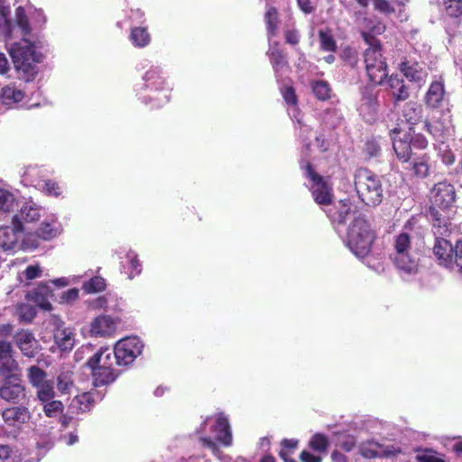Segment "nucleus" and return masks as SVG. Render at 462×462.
I'll return each mask as SVG.
<instances>
[{"mask_svg": "<svg viewBox=\"0 0 462 462\" xmlns=\"http://www.w3.org/2000/svg\"><path fill=\"white\" fill-rule=\"evenodd\" d=\"M27 379L32 388L36 390L39 402H47L54 399V382L48 379L46 371L38 365H32L27 369Z\"/></svg>", "mask_w": 462, "mask_h": 462, "instance_id": "nucleus-10", "label": "nucleus"}, {"mask_svg": "<svg viewBox=\"0 0 462 462\" xmlns=\"http://www.w3.org/2000/svg\"><path fill=\"white\" fill-rule=\"evenodd\" d=\"M440 209H435V208H429V214L432 220V226L433 225H449L451 223L448 217L444 216L442 213L439 212Z\"/></svg>", "mask_w": 462, "mask_h": 462, "instance_id": "nucleus-51", "label": "nucleus"}, {"mask_svg": "<svg viewBox=\"0 0 462 462\" xmlns=\"http://www.w3.org/2000/svg\"><path fill=\"white\" fill-rule=\"evenodd\" d=\"M42 270L39 265H29L23 272L26 280H33L40 277Z\"/></svg>", "mask_w": 462, "mask_h": 462, "instance_id": "nucleus-59", "label": "nucleus"}, {"mask_svg": "<svg viewBox=\"0 0 462 462\" xmlns=\"http://www.w3.org/2000/svg\"><path fill=\"white\" fill-rule=\"evenodd\" d=\"M422 106L414 101L405 103L402 110V120H404L409 125L410 132H413V128L422 118Z\"/></svg>", "mask_w": 462, "mask_h": 462, "instance_id": "nucleus-24", "label": "nucleus"}, {"mask_svg": "<svg viewBox=\"0 0 462 462\" xmlns=\"http://www.w3.org/2000/svg\"><path fill=\"white\" fill-rule=\"evenodd\" d=\"M118 321V319H114L109 315H99L90 322L89 334L96 337H111L116 330Z\"/></svg>", "mask_w": 462, "mask_h": 462, "instance_id": "nucleus-16", "label": "nucleus"}, {"mask_svg": "<svg viewBox=\"0 0 462 462\" xmlns=\"http://www.w3.org/2000/svg\"><path fill=\"white\" fill-rule=\"evenodd\" d=\"M44 189L48 194L53 195L55 197L60 196L61 193L60 187L59 186V184L52 180L45 181Z\"/></svg>", "mask_w": 462, "mask_h": 462, "instance_id": "nucleus-60", "label": "nucleus"}, {"mask_svg": "<svg viewBox=\"0 0 462 462\" xmlns=\"http://www.w3.org/2000/svg\"><path fill=\"white\" fill-rule=\"evenodd\" d=\"M444 12L451 19L462 16V0H443Z\"/></svg>", "mask_w": 462, "mask_h": 462, "instance_id": "nucleus-42", "label": "nucleus"}, {"mask_svg": "<svg viewBox=\"0 0 462 462\" xmlns=\"http://www.w3.org/2000/svg\"><path fill=\"white\" fill-rule=\"evenodd\" d=\"M447 99L445 82L442 79L432 81L424 95L423 102L429 109H439Z\"/></svg>", "mask_w": 462, "mask_h": 462, "instance_id": "nucleus-15", "label": "nucleus"}, {"mask_svg": "<svg viewBox=\"0 0 462 462\" xmlns=\"http://www.w3.org/2000/svg\"><path fill=\"white\" fill-rule=\"evenodd\" d=\"M340 59L344 64L350 69H356L359 63L358 52L350 46L343 48L340 53Z\"/></svg>", "mask_w": 462, "mask_h": 462, "instance_id": "nucleus-41", "label": "nucleus"}, {"mask_svg": "<svg viewBox=\"0 0 462 462\" xmlns=\"http://www.w3.org/2000/svg\"><path fill=\"white\" fill-rule=\"evenodd\" d=\"M304 170L306 176L312 181L311 195L314 201L320 206H330L334 199L332 185L315 171L310 162L306 163Z\"/></svg>", "mask_w": 462, "mask_h": 462, "instance_id": "nucleus-9", "label": "nucleus"}, {"mask_svg": "<svg viewBox=\"0 0 462 462\" xmlns=\"http://www.w3.org/2000/svg\"><path fill=\"white\" fill-rule=\"evenodd\" d=\"M9 53L19 78L27 82L33 80L38 73L37 63L42 60V55L36 51L34 43L22 39L12 45Z\"/></svg>", "mask_w": 462, "mask_h": 462, "instance_id": "nucleus-2", "label": "nucleus"}, {"mask_svg": "<svg viewBox=\"0 0 462 462\" xmlns=\"http://www.w3.org/2000/svg\"><path fill=\"white\" fill-rule=\"evenodd\" d=\"M355 189L360 200L369 207L382 203L383 188L381 177L366 168L358 169L354 177Z\"/></svg>", "mask_w": 462, "mask_h": 462, "instance_id": "nucleus-4", "label": "nucleus"}, {"mask_svg": "<svg viewBox=\"0 0 462 462\" xmlns=\"http://www.w3.org/2000/svg\"><path fill=\"white\" fill-rule=\"evenodd\" d=\"M41 210L42 208L40 206L35 204L33 201L29 200L23 205L17 215L21 222L22 220L24 222H35L41 217Z\"/></svg>", "mask_w": 462, "mask_h": 462, "instance_id": "nucleus-32", "label": "nucleus"}, {"mask_svg": "<svg viewBox=\"0 0 462 462\" xmlns=\"http://www.w3.org/2000/svg\"><path fill=\"white\" fill-rule=\"evenodd\" d=\"M143 347V346L137 337H127L117 341L113 349L117 366L125 370L141 355Z\"/></svg>", "mask_w": 462, "mask_h": 462, "instance_id": "nucleus-11", "label": "nucleus"}, {"mask_svg": "<svg viewBox=\"0 0 462 462\" xmlns=\"http://www.w3.org/2000/svg\"><path fill=\"white\" fill-rule=\"evenodd\" d=\"M374 8L383 14H392L394 12V8L392 6L387 0H374Z\"/></svg>", "mask_w": 462, "mask_h": 462, "instance_id": "nucleus-58", "label": "nucleus"}, {"mask_svg": "<svg viewBox=\"0 0 462 462\" xmlns=\"http://www.w3.org/2000/svg\"><path fill=\"white\" fill-rule=\"evenodd\" d=\"M424 129L431 134L434 138H441L443 136V129L440 127L439 122H430L426 120L424 122Z\"/></svg>", "mask_w": 462, "mask_h": 462, "instance_id": "nucleus-52", "label": "nucleus"}, {"mask_svg": "<svg viewBox=\"0 0 462 462\" xmlns=\"http://www.w3.org/2000/svg\"><path fill=\"white\" fill-rule=\"evenodd\" d=\"M299 446V440L295 439H284L281 442V449L279 451L280 457L284 462H297L291 457L295 453Z\"/></svg>", "mask_w": 462, "mask_h": 462, "instance_id": "nucleus-36", "label": "nucleus"}, {"mask_svg": "<svg viewBox=\"0 0 462 462\" xmlns=\"http://www.w3.org/2000/svg\"><path fill=\"white\" fill-rule=\"evenodd\" d=\"M29 404H14L2 411L1 416L4 422L13 428L21 427L28 423L32 419Z\"/></svg>", "mask_w": 462, "mask_h": 462, "instance_id": "nucleus-14", "label": "nucleus"}, {"mask_svg": "<svg viewBox=\"0 0 462 462\" xmlns=\"http://www.w3.org/2000/svg\"><path fill=\"white\" fill-rule=\"evenodd\" d=\"M43 241H50L60 234L59 226L56 222H42L34 232Z\"/></svg>", "mask_w": 462, "mask_h": 462, "instance_id": "nucleus-38", "label": "nucleus"}, {"mask_svg": "<svg viewBox=\"0 0 462 462\" xmlns=\"http://www.w3.org/2000/svg\"><path fill=\"white\" fill-rule=\"evenodd\" d=\"M283 35L285 42L291 46H297L300 42V34L296 28L285 30Z\"/></svg>", "mask_w": 462, "mask_h": 462, "instance_id": "nucleus-53", "label": "nucleus"}, {"mask_svg": "<svg viewBox=\"0 0 462 462\" xmlns=\"http://www.w3.org/2000/svg\"><path fill=\"white\" fill-rule=\"evenodd\" d=\"M339 446L343 450L349 452L355 448L356 440L352 437H347L345 440L340 442Z\"/></svg>", "mask_w": 462, "mask_h": 462, "instance_id": "nucleus-63", "label": "nucleus"}, {"mask_svg": "<svg viewBox=\"0 0 462 462\" xmlns=\"http://www.w3.org/2000/svg\"><path fill=\"white\" fill-rule=\"evenodd\" d=\"M405 134L406 136H409L411 147L419 150H424L428 147V140L422 134H416L413 130V132L409 131Z\"/></svg>", "mask_w": 462, "mask_h": 462, "instance_id": "nucleus-46", "label": "nucleus"}, {"mask_svg": "<svg viewBox=\"0 0 462 462\" xmlns=\"http://www.w3.org/2000/svg\"><path fill=\"white\" fill-rule=\"evenodd\" d=\"M365 152L370 157H376L380 153L381 148L376 141L371 140L365 143Z\"/></svg>", "mask_w": 462, "mask_h": 462, "instance_id": "nucleus-57", "label": "nucleus"}, {"mask_svg": "<svg viewBox=\"0 0 462 462\" xmlns=\"http://www.w3.org/2000/svg\"><path fill=\"white\" fill-rule=\"evenodd\" d=\"M264 23L266 24V31L268 38L274 37L278 31L279 25V14L275 7L270 6L264 14Z\"/></svg>", "mask_w": 462, "mask_h": 462, "instance_id": "nucleus-34", "label": "nucleus"}, {"mask_svg": "<svg viewBox=\"0 0 462 462\" xmlns=\"http://www.w3.org/2000/svg\"><path fill=\"white\" fill-rule=\"evenodd\" d=\"M95 402L94 393L89 392L79 394L73 399V406L81 413L89 411L94 407Z\"/></svg>", "mask_w": 462, "mask_h": 462, "instance_id": "nucleus-35", "label": "nucleus"}, {"mask_svg": "<svg viewBox=\"0 0 462 462\" xmlns=\"http://www.w3.org/2000/svg\"><path fill=\"white\" fill-rule=\"evenodd\" d=\"M319 50L325 52L335 53L337 51V44L329 28L319 31Z\"/></svg>", "mask_w": 462, "mask_h": 462, "instance_id": "nucleus-33", "label": "nucleus"}, {"mask_svg": "<svg viewBox=\"0 0 462 462\" xmlns=\"http://www.w3.org/2000/svg\"><path fill=\"white\" fill-rule=\"evenodd\" d=\"M361 35L368 45L363 53L367 81L373 86H380L388 77V65L383 55L382 43L371 32H363Z\"/></svg>", "mask_w": 462, "mask_h": 462, "instance_id": "nucleus-1", "label": "nucleus"}, {"mask_svg": "<svg viewBox=\"0 0 462 462\" xmlns=\"http://www.w3.org/2000/svg\"><path fill=\"white\" fill-rule=\"evenodd\" d=\"M402 132L400 125H397L394 128L390 131V135L393 140V147L396 153L398 160L402 162H408L412 154L411 145L409 141V136L404 134L403 138H396V135Z\"/></svg>", "mask_w": 462, "mask_h": 462, "instance_id": "nucleus-18", "label": "nucleus"}, {"mask_svg": "<svg viewBox=\"0 0 462 462\" xmlns=\"http://www.w3.org/2000/svg\"><path fill=\"white\" fill-rule=\"evenodd\" d=\"M18 370V363L14 357V349L10 342L0 340V375L6 376Z\"/></svg>", "mask_w": 462, "mask_h": 462, "instance_id": "nucleus-19", "label": "nucleus"}, {"mask_svg": "<svg viewBox=\"0 0 462 462\" xmlns=\"http://www.w3.org/2000/svg\"><path fill=\"white\" fill-rule=\"evenodd\" d=\"M144 88L149 91L147 97L152 107L158 108L170 101L171 88L158 68H151L143 76Z\"/></svg>", "mask_w": 462, "mask_h": 462, "instance_id": "nucleus-5", "label": "nucleus"}, {"mask_svg": "<svg viewBox=\"0 0 462 462\" xmlns=\"http://www.w3.org/2000/svg\"><path fill=\"white\" fill-rule=\"evenodd\" d=\"M212 431L216 434V439L220 444L227 447L232 443V433L228 419L219 414L212 427Z\"/></svg>", "mask_w": 462, "mask_h": 462, "instance_id": "nucleus-23", "label": "nucleus"}, {"mask_svg": "<svg viewBox=\"0 0 462 462\" xmlns=\"http://www.w3.org/2000/svg\"><path fill=\"white\" fill-rule=\"evenodd\" d=\"M51 291L46 284L38 285L32 292V300L36 303L41 309L44 310H51V304L49 301V297Z\"/></svg>", "mask_w": 462, "mask_h": 462, "instance_id": "nucleus-30", "label": "nucleus"}, {"mask_svg": "<svg viewBox=\"0 0 462 462\" xmlns=\"http://www.w3.org/2000/svg\"><path fill=\"white\" fill-rule=\"evenodd\" d=\"M312 92L314 96L322 101L328 100L331 97V88L329 84L324 80H318L312 84Z\"/></svg>", "mask_w": 462, "mask_h": 462, "instance_id": "nucleus-43", "label": "nucleus"}, {"mask_svg": "<svg viewBox=\"0 0 462 462\" xmlns=\"http://www.w3.org/2000/svg\"><path fill=\"white\" fill-rule=\"evenodd\" d=\"M93 377V383L96 386H104L114 383L124 372L121 367H104L89 368Z\"/></svg>", "mask_w": 462, "mask_h": 462, "instance_id": "nucleus-20", "label": "nucleus"}, {"mask_svg": "<svg viewBox=\"0 0 462 462\" xmlns=\"http://www.w3.org/2000/svg\"><path fill=\"white\" fill-rule=\"evenodd\" d=\"M399 69L410 81L419 82L422 79L423 69L417 61L403 60Z\"/></svg>", "mask_w": 462, "mask_h": 462, "instance_id": "nucleus-28", "label": "nucleus"}, {"mask_svg": "<svg viewBox=\"0 0 462 462\" xmlns=\"http://www.w3.org/2000/svg\"><path fill=\"white\" fill-rule=\"evenodd\" d=\"M362 101L364 102V105L367 106L371 109H375L378 106L376 95L369 90H365L363 93Z\"/></svg>", "mask_w": 462, "mask_h": 462, "instance_id": "nucleus-56", "label": "nucleus"}, {"mask_svg": "<svg viewBox=\"0 0 462 462\" xmlns=\"http://www.w3.org/2000/svg\"><path fill=\"white\" fill-rule=\"evenodd\" d=\"M300 458L302 462H320V458L319 457L314 456L307 450H303L300 453Z\"/></svg>", "mask_w": 462, "mask_h": 462, "instance_id": "nucleus-64", "label": "nucleus"}, {"mask_svg": "<svg viewBox=\"0 0 462 462\" xmlns=\"http://www.w3.org/2000/svg\"><path fill=\"white\" fill-rule=\"evenodd\" d=\"M35 317V311L31 307H23L21 309V319L31 322Z\"/></svg>", "mask_w": 462, "mask_h": 462, "instance_id": "nucleus-62", "label": "nucleus"}, {"mask_svg": "<svg viewBox=\"0 0 462 462\" xmlns=\"http://www.w3.org/2000/svg\"><path fill=\"white\" fill-rule=\"evenodd\" d=\"M416 462H445V460L437 456V452L431 448H425L421 454L415 457Z\"/></svg>", "mask_w": 462, "mask_h": 462, "instance_id": "nucleus-50", "label": "nucleus"}, {"mask_svg": "<svg viewBox=\"0 0 462 462\" xmlns=\"http://www.w3.org/2000/svg\"><path fill=\"white\" fill-rule=\"evenodd\" d=\"M39 237L35 233H30L24 236L19 246V250H34L39 247Z\"/></svg>", "mask_w": 462, "mask_h": 462, "instance_id": "nucleus-49", "label": "nucleus"}, {"mask_svg": "<svg viewBox=\"0 0 462 462\" xmlns=\"http://www.w3.org/2000/svg\"><path fill=\"white\" fill-rule=\"evenodd\" d=\"M15 23L20 27L23 34L28 35L31 32V27L25 10L22 6H18L15 9Z\"/></svg>", "mask_w": 462, "mask_h": 462, "instance_id": "nucleus-44", "label": "nucleus"}, {"mask_svg": "<svg viewBox=\"0 0 462 462\" xmlns=\"http://www.w3.org/2000/svg\"><path fill=\"white\" fill-rule=\"evenodd\" d=\"M452 223L449 225H433L432 231L435 236V239H439V237L448 238L452 233Z\"/></svg>", "mask_w": 462, "mask_h": 462, "instance_id": "nucleus-55", "label": "nucleus"}, {"mask_svg": "<svg viewBox=\"0 0 462 462\" xmlns=\"http://www.w3.org/2000/svg\"><path fill=\"white\" fill-rule=\"evenodd\" d=\"M73 386L71 376L68 373H61L57 377V388L61 394H66Z\"/></svg>", "mask_w": 462, "mask_h": 462, "instance_id": "nucleus-47", "label": "nucleus"}, {"mask_svg": "<svg viewBox=\"0 0 462 462\" xmlns=\"http://www.w3.org/2000/svg\"><path fill=\"white\" fill-rule=\"evenodd\" d=\"M375 236L365 217L359 215L348 227L346 245L355 255L365 258L371 252Z\"/></svg>", "mask_w": 462, "mask_h": 462, "instance_id": "nucleus-3", "label": "nucleus"}, {"mask_svg": "<svg viewBox=\"0 0 462 462\" xmlns=\"http://www.w3.org/2000/svg\"><path fill=\"white\" fill-rule=\"evenodd\" d=\"M388 85L395 101H404L410 97L409 88L405 85L404 79L399 75H391L388 79Z\"/></svg>", "mask_w": 462, "mask_h": 462, "instance_id": "nucleus-26", "label": "nucleus"}, {"mask_svg": "<svg viewBox=\"0 0 462 462\" xmlns=\"http://www.w3.org/2000/svg\"><path fill=\"white\" fill-rule=\"evenodd\" d=\"M433 254L439 265L460 273L462 270V240H457L453 245L444 237L435 239Z\"/></svg>", "mask_w": 462, "mask_h": 462, "instance_id": "nucleus-6", "label": "nucleus"}, {"mask_svg": "<svg viewBox=\"0 0 462 462\" xmlns=\"http://www.w3.org/2000/svg\"><path fill=\"white\" fill-rule=\"evenodd\" d=\"M430 156L429 153H423L414 157L411 162L410 170L413 177L417 179H425L430 175Z\"/></svg>", "mask_w": 462, "mask_h": 462, "instance_id": "nucleus-25", "label": "nucleus"}, {"mask_svg": "<svg viewBox=\"0 0 462 462\" xmlns=\"http://www.w3.org/2000/svg\"><path fill=\"white\" fill-rule=\"evenodd\" d=\"M270 62L274 71L288 66L289 62L285 51L281 48L280 42H275L267 51Z\"/></svg>", "mask_w": 462, "mask_h": 462, "instance_id": "nucleus-27", "label": "nucleus"}, {"mask_svg": "<svg viewBox=\"0 0 462 462\" xmlns=\"http://www.w3.org/2000/svg\"><path fill=\"white\" fill-rule=\"evenodd\" d=\"M309 447L318 452H325L328 447V439L324 434L316 433L309 442Z\"/></svg>", "mask_w": 462, "mask_h": 462, "instance_id": "nucleus-45", "label": "nucleus"}, {"mask_svg": "<svg viewBox=\"0 0 462 462\" xmlns=\"http://www.w3.org/2000/svg\"><path fill=\"white\" fill-rule=\"evenodd\" d=\"M106 280L100 276L91 278L85 284V289L88 292H101L106 290Z\"/></svg>", "mask_w": 462, "mask_h": 462, "instance_id": "nucleus-48", "label": "nucleus"}, {"mask_svg": "<svg viewBox=\"0 0 462 462\" xmlns=\"http://www.w3.org/2000/svg\"><path fill=\"white\" fill-rule=\"evenodd\" d=\"M42 410L46 417L56 418L64 411V404L60 400H51L47 402H41Z\"/></svg>", "mask_w": 462, "mask_h": 462, "instance_id": "nucleus-40", "label": "nucleus"}, {"mask_svg": "<svg viewBox=\"0 0 462 462\" xmlns=\"http://www.w3.org/2000/svg\"><path fill=\"white\" fill-rule=\"evenodd\" d=\"M394 253L391 255L395 267L406 273H415L418 271V261L411 255V236L401 233L394 238Z\"/></svg>", "mask_w": 462, "mask_h": 462, "instance_id": "nucleus-7", "label": "nucleus"}, {"mask_svg": "<svg viewBox=\"0 0 462 462\" xmlns=\"http://www.w3.org/2000/svg\"><path fill=\"white\" fill-rule=\"evenodd\" d=\"M130 41L137 48H144L151 42V36L144 27H134L131 29Z\"/></svg>", "mask_w": 462, "mask_h": 462, "instance_id": "nucleus-37", "label": "nucleus"}, {"mask_svg": "<svg viewBox=\"0 0 462 462\" xmlns=\"http://www.w3.org/2000/svg\"><path fill=\"white\" fill-rule=\"evenodd\" d=\"M18 208L14 195L6 189H0V211L9 213Z\"/></svg>", "mask_w": 462, "mask_h": 462, "instance_id": "nucleus-39", "label": "nucleus"}, {"mask_svg": "<svg viewBox=\"0 0 462 462\" xmlns=\"http://www.w3.org/2000/svg\"><path fill=\"white\" fill-rule=\"evenodd\" d=\"M0 462H13L12 449L8 445H0Z\"/></svg>", "mask_w": 462, "mask_h": 462, "instance_id": "nucleus-61", "label": "nucleus"}, {"mask_svg": "<svg viewBox=\"0 0 462 462\" xmlns=\"http://www.w3.org/2000/svg\"><path fill=\"white\" fill-rule=\"evenodd\" d=\"M326 211L328 217L334 224L344 225L352 212V202L350 199H340L337 204H331Z\"/></svg>", "mask_w": 462, "mask_h": 462, "instance_id": "nucleus-21", "label": "nucleus"}, {"mask_svg": "<svg viewBox=\"0 0 462 462\" xmlns=\"http://www.w3.org/2000/svg\"><path fill=\"white\" fill-rule=\"evenodd\" d=\"M282 97L289 106H295L298 104L295 89L291 86H287L282 89Z\"/></svg>", "mask_w": 462, "mask_h": 462, "instance_id": "nucleus-54", "label": "nucleus"}, {"mask_svg": "<svg viewBox=\"0 0 462 462\" xmlns=\"http://www.w3.org/2000/svg\"><path fill=\"white\" fill-rule=\"evenodd\" d=\"M456 199V189L454 185L447 180L438 181L430 190V208L446 211L454 206Z\"/></svg>", "mask_w": 462, "mask_h": 462, "instance_id": "nucleus-12", "label": "nucleus"}, {"mask_svg": "<svg viewBox=\"0 0 462 462\" xmlns=\"http://www.w3.org/2000/svg\"><path fill=\"white\" fill-rule=\"evenodd\" d=\"M14 342L22 354L29 358L34 357L39 351V343L28 329H21L14 335Z\"/></svg>", "mask_w": 462, "mask_h": 462, "instance_id": "nucleus-17", "label": "nucleus"}, {"mask_svg": "<svg viewBox=\"0 0 462 462\" xmlns=\"http://www.w3.org/2000/svg\"><path fill=\"white\" fill-rule=\"evenodd\" d=\"M54 341L57 346L63 352L70 351L75 344L74 335L71 331L57 328L54 331Z\"/></svg>", "mask_w": 462, "mask_h": 462, "instance_id": "nucleus-29", "label": "nucleus"}, {"mask_svg": "<svg viewBox=\"0 0 462 462\" xmlns=\"http://www.w3.org/2000/svg\"><path fill=\"white\" fill-rule=\"evenodd\" d=\"M86 366L88 368H97V366L117 367V361L113 351H110L108 347H101L88 359Z\"/></svg>", "mask_w": 462, "mask_h": 462, "instance_id": "nucleus-22", "label": "nucleus"}, {"mask_svg": "<svg viewBox=\"0 0 462 462\" xmlns=\"http://www.w3.org/2000/svg\"><path fill=\"white\" fill-rule=\"evenodd\" d=\"M23 229V224L18 215H14L11 226H0V247L5 251H19V240Z\"/></svg>", "mask_w": 462, "mask_h": 462, "instance_id": "nucleus-13", "label": "nucleus"}, {"mask_svg": "<svg viewBox=\"0 0 462 462\" xmlns=\"http://www.w3.org/2000/svg\"><path fill=\"white\" fill-rule=\"evenodd\" d=\"M23 97L24 92L14 86H6L3 88L0 94V100L2 104L7 106H12L14 104L21 102Z\"/></svg>", "mask_w": 462, "mask_h": 462, "instance_id": "nucleus-31", "label": "nucleus"}, {"mask_svg": "<svg viewBox=\"0 0 462 462\" xmlns=\"http://www.w3.org/2000/svg\"><path fill=\"white\" fill-rule=\"evenodd\" d=\"M0 398L12 404H29L31 402L26 386L16 374L4 376L0 386Z\"/></svg>", "mask_w": 462, "mask_h": 462, "instance_id": "nucleus-8", "label": "nucleus"}]
</instances>
